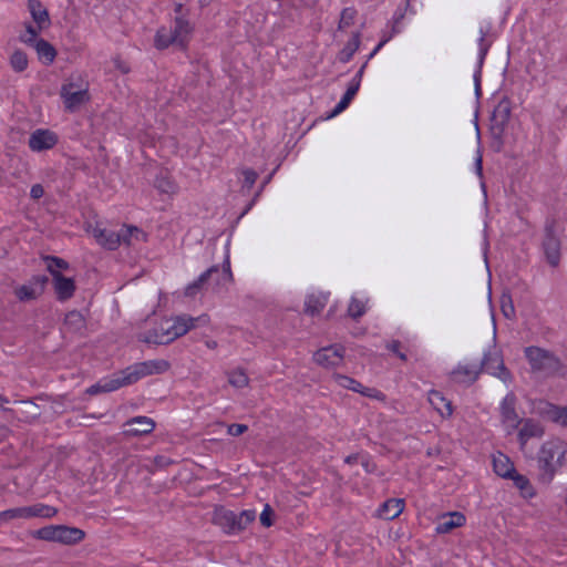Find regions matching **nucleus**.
<instances>
[{
	"label": "nucleus",
	"instance_id": "nucleus-17",
	"mask_svg": "<svg viewBox=\"0 0 567 567\" xmlns=\"http://www.w3.org/2000/svg\"><path fill=\"white\" fill-rule=\"evenodd\" d=\"M481 368L476 364H458L452 372L451 379L456 383L472 384L478 378Z\"/></svg>",
	"mask_w": 567,
	"mask_h": 567
},
{
	"label": "nucleus",
	"instance_id": "nucleus-16",
	"mask_svg": "<svg viewBox=\"0 0 567 567\" xmlns=\"http://www.w3.org/2000/svg\"><path fill=\"white\" fill-rule=\"evenodd\" d=\"M125 434L137 436L151 433L155 427V422L147 416H135L125 423Z\"/></svg>",
	"mask_w": 567,
	"mask_h": 567
},
{
	"label": "nucleus",
	"instance_id": "nucleus-62",
	"mask_svg": "<svg viewBox=\"0 0 567 567\" xmlns=\"http://www.w3.org/2000/svg\"><path fill=\"white\" fill-rule=\"evenodd\" d=\"M354 458H355L354 456H348V457L346 458V462H347V463H352V462L354 461Z\"/></svg>",
	"mask_w": 567,
	"mask_h": 567
},
{
	"label": "nucleus",
	"instance_id": "nucleus-18",
	"mask_svg": "<svg viewBox=\"0 0 567 567\" xmlns=\"http://www.w3.org/2000/svg\"><path fill=\"white\" fill-rule=\"evenodd\" d=\"M466 518L460 512H451L444 514L436 524L435 530L437 534H447L454 528L461 527L465 524Z\"/></svg>",
	"mask_w": 567,
	"mask_h": 567
},
{
	"label": "nucleus",
	"instance_id": "nucleus-57",
	"mask_svg": "<svg viewBox=\"0 0 567 567\" xmlns=\"http://www.w3.org/2000/svg\"><path fill=\"white\" fill-rule=\"evenodd\" d=\"M367 63H368V62H365V63L360 68V70L357 72V74L354 75V78H353L351 81H355V80H358V84L360 85V83H361V79H362V75H363V72H364V69H365V66H367Z\"/></svg>",
	"mask_w": 567,
	"mask_h": 567
},
{
	"label": "nucleus",
	"instance_id": "nucleus-61",
	"mask_svg": "<svg viewBox=\"0 0 567 567\" xmlns=\"http://www.w3.org/2000/svg\"><path fill=\"white\" fill-rule=\"evenodd\" d=\"M396 355H398L401 360H403V361H405V360H406V355H405L403 352H401V351H400V352H398V353H396Z\"/></svg>",
	"mask_w": 567,
	"mask_h": 567
},
{
	"label": "nucleus",
	"instance_id": "nucleus-52",
	"mask_svg": "<svg viewBox=\"0 0 567 567\" xmlns=\"http://www.w3.org/2000/svg\"><path fill=\"white\" fill-rule=\"evenodd\" d=\"M247 430H248L247 425L234 423L228 426L227 432L231 436H239V435L244 434Z\"/></svg>",
	"mask_w": 567,
	"mask_h": 567
},
{
	"label": "nucleus",
	"instance_id": "nucleus-1",
	"mask_svg": "<svg viewBox=\"0 0 567 567\" xmlns=\"http://www.w3.org/2000/svg\"><path fill=\"white\" fill-rule=\"evenodd\" d=\"M169 368V362L164 359L137 362L109 378L101 379L99 382L91 385L86 390V393L95 395L99 393L113 392L122 386L131 385L142 378L153 374H162L168 371Z\"/></svg>",
	"mask_w": 567,
	"mask_h": 567
},
{
	"label": "nucleus",
	"instance_id": "nucleus-4",
	"mask_svg": "<svg viewBox=\"0 0 567 567\" xmlns=\"http://www.w3.org/2000/svg\"><path fill=\"white\" fill-rule=\"evenodd\" d=\"M567 453V443L553 439L546 441L537 456L539 467V481L544 484H549L556 473L565 465Z\"/></svg>",
	"mask_w": 567,
	"mask_h": 567
},
{
	"label": "nucleus",
	"instance_id": "nucleus-64",
	"mask_svg": "<svg viewBox=\"0 0 567 567\" xmlns=\"http://www.w3.org/2000/svg\"><path fill=\"white\" fill-rule=\"evenodd\" d=\"M391 37H383L381 41H385V43L390 40Z\"/></svg>",
	"mask_w": 567,
	"mask_h": 567
},
{
	"label": "nucleus",
	"instance_id": "nucleus-22",
	"mask_svg": "<svg viewBox=\"0 0 567 567\" xmlns=\"http://www.w3.org/2000/svg\"><path fill=\"white\" fill-rule=\"evenodd\" d=\"M28 9L39 30L47 29L50 25L49 12L39 0H29Z\"/></svg>",
	"mask_w": 567,
	"mask_h": 567
},
{
	"label": "nucleus",
	"instance_id": "nucleus-38",
	"mask_svg": "<svg viewBox=\"0 0 567 567\" xmlns=\"http://www.w3.org/2000/svg\"><path fill=\"white\" fill-rule=\"evenodd\" d=\"M41 31L42 30H39L38 25L34 27L28 23L25 24L24 31L20 34L19 40L24 44L31 47L40 40L38 37Z\"/></svg>",
	"mask_w": 567,
	"mask_h": 567
},
{
	"label": "nucleus",
	"instance_id": "nucleus-2",
	"mask_svg": "<svg viewBox=\"0 0 567 567\" xmlns=\"http://www.w3.org/2000/svg\"><path fill=\"white\" fill-rule=\"evenodd\" d=\"M199 322L207 323L208 318L206 316L196 318L189 316H178L172 320H165L157 327L146 331L140 337V340L145 343L168 344L177 338L186 334Z\"/></svg>",
	"mask_w": 567,
	"mask_h": 567
},
{
	"label": "nucleus",
	"instance_id": "nucleus-28",
	"mask_svg": "<svg viewBox=\"0 0 567 567\" xmlns=\"http://www.w3.org/2000/svg\"><path fill=\"white\" fill-rule=\"evenodd\" d=\"M146 234L138 229L137 227L128 226L123 227L120 230V241L121 245L125 244L127 246L134 245L137 241H145Z\"/></svg>",
	"mask_w": 567,
	"mask_h": 567
},
{
	"label": "nucleus",
	"instance_id": "nucleus-9",
	"mask_svg": "<svg viewBox=\"0 0 567 567\" xmlns=\"http://www.w3.org/2000/svg\"><path fill=\"white\" fill-rule=\"evenodd\" d=\"M58 141V135L54 132L38 128L30 134L28 145L32 152L39 153L53 148Z\"/></svg>",
	"mask_w": 567,
	"mask_h": 567
},
{
	"label": "nucleus",
	"instance_id": "nucleus-47",
	"mask_svg": "<svg viewBox=\"0 0 567 567\" xmlns=\"http://www.w3.org/2000/svg\"><path fill=\"white\" fill-rule=\"evenodd\" d=\"M13 519H25L23 507H16L0 512V522L8 523Z\"/></svg>",
	"mask_w": 567,
	"mask_h": 567
},
{
	"label": "nucleus",
	"instance_id": "nucleus-23",
	"mask_svg": "<svg viewBox=\"0 0 567 567\" xmlns=\"http://www.w3.org/2000/svg\"><path fill=\"white\" fill-rule=\"evenodd\" d=\"M404 508V502L401 498H391L385 501L378 509V516L390 520L396 518Z\"/></svg>",
	"mask_w": 567,
	"mask_h": 567
},
{
	"label": "nucleus",
	"instance_id": "nucleus-58",
	"mask_svg": "<svg viewBox=\"0 0 567 567\" xmlns=\"http://www.w3.org/2000/svg\"><path fill=\"white\" fill-rule=\"evenodd\" d=\"M384 44H385V41H380L378 43V45L373 49V51L369 54L368 60L372 59Z\"/></svg>",
	"mask_w": 567,
	"mask_h": 567
},
{
	"label": "nucleus",
	"instance_id": "nucleus-45",
	"mask_svg": "<svg viewBox=\"0 0 567 567\" xmlns=\"http://www.w3.org/2000/svg\"><path fill=\"white\" fill-rule=\"evenodd\" d=\"M357 16V11L353 8H344L341 11L340 21H339V30H343L349 28L354 23V19Z\"/></svg>",
	"mask_w": 567,
	"mask_h": 567
},
{
	"label": "nucleus",
	"instance_id": "nucleus-15",
	"mask_svg": "<svg viewBox=\"0 0 567 567\" xmlns=\"http://www.w3.org/2000/svg\"><path fill=\"white\" fill-rule=\"evenodd\" d=\"M52 282L58 300L65 301L74 295L75 284L72 278L64 277L61 272H54Z\"/></svg>",
	"mask_w": 567,
	"mask_h": 567
},
{
	"label": "nucleus",
	"instance_id": "nucleus-49",
	"mask_svg": "<svg viewBox=\"0 0 567 567\" xmlns=\"http://www.w3.org/2000/svg\"><path fill=\"white\" fill-rule=\"evenodd\" d=\"M48 270L53 276L54 272H60L61 269H66L69 264L58 257H48Z\"/></svg>",
	"mask_w": 567,
	"mask_h": 567
},
{
	"label": "nucleus",
	"instance_id": "nucleus-5",
	"mask_svg": "<svg viewBox=\"0 0 567 567\" xmlns=\"http://www.w3.org/2000/svg\"><path fill=\"white\" fill-rule=\"evenodd\" d=\"M524 353L533 373L544 378L563 374L564 364L554 352L540 347L530 346L525 348Z\"/></svg>",
	"mask_w": 567,
	"mask_h": 567
},
{
	"label": "nucleus",
	"instance_id": "nucleus-7",
	"mask_svg": "<svg viewBox=\"0 0 567 567\" xmlns=\"http://www.w3.org/2000/svg\"><path fill=\"white\" fill-rule=\"evenodd\" d=\"M560 247L559 227L554 219L547 220L543 239V250L547 262L551 267H557L559 265Z\"/></svg>",
	"mask_w": 567,
	"mask_h": 567
},
{
	"label": "nucleus",
	"instance_id": "nucleus-50",
	"mask_svg": "<svg viewBox=\"0 0 567 567\" xmlns=\"http://www.w3.org/2000/svg\"><path fill=\"white\" fill-rule=\"evenodd\" d=\"M272 515L274 511L271 506L269 504H266L259 517L261 525L265 527H270L274 523Z\"/></svg>",
	"mask_w": 567,
	"mask_h": 567
},
{
	"label": "nucleus",
	"instance_id": "nucleus-44",
	"mask_svg": "<svg viewBox=\"0 0 567 567\" xmlns=\"http://www.w3.org/2000/svg\"><path fill=\"white\" fill-rule=\"evenodd\" d=\"M488 33V30H484L481 28L480 30V39H478V65L481 66L484 62V59L488 52V49L491 47V43L486 41V35Z\"/></svg>",
	"mask_w": 567,
	"mask_h": 567
},
{
	"label": "nucleus",
	"instance_id": "nucleus-29",
	"mask_svg": "<svg viewBox=\"0 0 567 567\" xmlns=\"http://www.w3.org/2000/svg\"><path fill=\"white\" fill-rule=\"evenodd\" d=\"M550 421L558 423L563 426H567V405L557 406L554 404L546 403L542 411Z\"/></svg>",
	"mask_w": 567,
	"mask_h": 567
},
{
	"label": "nucleus",
	"instance_id": "nucleus-32",
	"mask_svg": "<svg viewBox=\"0 0 567 567\" xmlns=\"http://www.w3.org/2000/svg\"><path fill=\"white\" fill-rule=\"evenodd\" d=\"M85 324L84 317L76 310L68 312L64 318V327L71 332H81Z\"/></svg>",
	"mask_w": 567,
	"mask_h": 567
},
{
	"label": "nucleus",
	"instance_id": "nucleus-6",
	"mask_svg": "<svg viewBox=\"0 0 567 567\" xmlns=\"http://www.w3.org/2000/svg\"><path fill=\"white\" fill-rule=\"evenodd\" d=\"M254 509H246L236 514L225 507H217L213 514V523L227 534L239 533L256 519Z\"/></svg>",
	"mask_w": 567,
	"mask_h": 567
},
{
	"label": "nucleus",
	"instance_id": "nucleus-39",
	"mask_svg": "<svg viewBox=\"0 0 567 567\" xmlns=\"http://www.w3.org/2000/svg\"><path fill=\"white\" fill-rule=\"evenodd\" d=\"M210 279H214L217 287H224L230 284L233 280V274L230 271L229 260H226L223 270L220 271L218 269V272H215Z\"/></svg>",
	"mask_w": 567,
	"mask_h": 567
},
{
	"label": "nucleus",
	"instance_id": "nucleus-27",
	"mask_svg": "<svg viewBox=\"0 0 567 567\" xmlns=\"http://www.w3.org/2000/svg\"><path fill=\"white\" fill-rule=\"evenodd\" d=\"M31 47L35 50L39 60L42 61L44 64H51L54 61L56 56V51L53 48V45L50 44L47 40L40 39L37 43H34Z\"/></svg>",
	"mask_w": 567,
	"mask_h": 567
},
{
	"label": "nucleus",
	"instance_id": "nucleus-40",
	"mask_svg": "<svg viewBox=\"0 0 567 567\" xmlns=\"http://www.w3.org/2000/svg\"><path fill=\"white\" fill-rule=\"evenodd\" d=\"M155 187L164 194H175L177 185L169 177L159 175L155 179Z\"/></svg>",
	"mask_w": 567,
	"mask_h": 567
},
{
	"label": "nucleus",
	"instance_id": "nucleus-30",
	"mask_svg": "<svg viewBox=\"0 0 567 567\" xmlns=\"http://www.w3.org/2000/svg\"><path fill=\"white\" fill-rule=\"evenodd\" d=\"M544 433L543 427L539 423L528 419L524 422L522 429L519 430L518 436L520 442L524 444L527 440L532 437H539Z\"/></svg>",
	"mask_w": 567,
	"mask_h": 567
},
{
	"label": "nucleus",
	"instance_id": "nucleus-42",
	"mask_svg": "<svg viewBox=\"0 0 567 567\" xmlns=\"http://www.w3.org/2000/svg\"><path fill=\"white\" fill-rule=\"evenodd\" d=\"M365 313V302L361 299L353 297L348 306V315L358 319Z\"/></svg>",
	"mask_w": 567,
	"mask_h": 567
},
{
	"label": "nucleus",
	"instance_id": "nucleus-10",
	"mask_svg": "<svg viewBox=\"0 0 567 567\" xmlns=\"http://www.w3.org/2000/svg\"><path fill=\"white\" fill-rule=\"evenodd\" d=\"M47 281V277H33L28 284L17 287L14 289V295L23 302L34 300L42 295Z\"/></svg>",
	"mask_w": 567,
	"mask_h": 567
},
{
	"label": "nucleus",
	"instance_id": "nucleus-37",
	"mask_svg": "<svg viewBox=\"0 0 567 567\" xmlns=\"http://www.w3.org/2000/svg\"><path fill=\"white\" fill-rule=\"evenodd\" d=\"M9 62L16 72H23L29 64L28 55L22 50H14L10 55Z\"/></svg>",
	"mask_w": 567,
	"mask_h": 567
},
{
	"label": "nucleus",
	"instance_id": "nucleus-41",
	"mask_svg": "<svg viewBox=\"0 0 567 567\" xmlns=\"http://www.w3.org/2000/svg\"><path fill=\"white\" fill-rule=\"evenodd\" d=\"M228 382L234 388L241 389L248 385L249 378L244 370L238 369L228 373Z\"/></svg>",
	"mask_w": 567,
	"mask_h": 567
},
{
	"label": "nucleus",
	"instance_id": "nucleus-59",
	"mask_svg": "<svg viewBox=\"0 0 567 567\" xmlns=\"http://www.w3.org/2000/svg\"><path fill=\"white\" fill-rule=\"evenodd\" d=\"M205 343H206V347L209 348V349H216L217 348V342L215 340H207Z\"/></svg>",
	"mask_w": 567,
	"mask_h": 567
},
{
	"label": "nucleus",
	"instance_id": "nucleus-34",
	"mask_svg": "<svg viewBox=\"0 0 567 567\" xmlns=\"http://www.w3.org/2000/svg\"><path fill=\"white\" fill-rule=\"evenodd\" d=\"M511 116L509 102L502 100L493 111V121L496 125L504 126Z\"/></svg>",
	"mask_w": 567,
	"mask_h": 567
},
{
	"label": "nucleus",
	"instance_id": "nucleus-51",
	"mask_svg": "<svg viewBox=\"0 0 567 567\" xmlns=\"http://www.w3.org/2000/svg\"><path fill=\"white\" fill-rule=\"evenodd\" d=\"M243 175H244V186L247 188H251L252 185L257 181L258 174L251 168H246L243 171Z\"/></svg>",
	"mask_w": 567,
	"mask_h": 567
},
{
	"label": "nucleus",
	"instance_id": "nucleus-54",
	"mask_svg": "<svg viewBox=\"0 0 567 567\" xmlns=\"http://www.w3.org/2000/svg\"><path fill=\"white\" fill-rule=\"evenodd\" d=\"M44 194V189H43V186L41 184H34L32 187H31V190H30V196L33 198V199H39L43 196Z\"/></svg>",
	"mask_w": 567,
	"mask_h": 567
},
{
	"label": "nucleus",
	"instance_id": "nucleus-3",
	"mask_svg": "<svg viewBox=\"0 0 567 567\" xmlns=\"http://www.w3.org/2000/svg\"><path fill=\"white\" fill-rule=\"evenodd\" d=\"M174 11V25L172 28L162 27L155 34L154 44L158 50H164L169 45L184 49L189 41L194 27L188 20L187 12L182 3H176Z\"/></svg>",
	"mask_w": 567,
	"mask_h": 567
},
{
	"label": "nucleus",
	"instance_id": "nucleus-24",
	"mask_svg": "<svg viewBox=\"0 0 567 567\" xmlns=\"http://www.w3.org/2000/svg\"><path fill=\"white\" fill-rule=\"evenodd\" d=\"M215 272H218L217 266H213L203 272L196 280L186 286L184 292L185 296L190 298L195 297L207 284V281L214 276Z\"/></svg>",
	"mask_w": 567,
	"mask_h": 567
},
{
	"label": "nucleus",
	"instance_id": "nucleus-53",
	"mask_svg": "<svg viewBox=\"0 0 567 567\" xmlns=\"http://www.w3.org/2000/svg\"><path fill=\"white\" fill-rule=\"evenodd\" d=\"M153 462L156 468H165L173 463L169 457L164 455L155 456Z\"/></svg>",
	"mask_w": 567,
	"mask_h": 567
},
{
	"label": "nucleus",
	"instance_id": "nucleus-31",
	"mask_svg": "<svg viewBox=\"0 0 567 567\" xmlns=\"http://www.w3.org/2000/svg\"><path fill=\"white\" fill-rule=\"evenodd\" d=\"M360 47V33L355 32L352 34L351 39L347 42L344 48L339 52L338 60L342 63L349 62L357 50Z\"/></svg>",
	"mask_w": 567,
	"mask_h": 567
},
{
	"label": "nucleus",
	"instance_id": "nucleus-13",
	"mask_svg": "<svg viewBox=\"0 0 567 567\" xmlns=\"http://www.w3.org/2000/svg\"><path fill=\"white\" fill-rule=\"evenodd\" d=\"M333 381L341 388L352 390L353 392H358L364 396L368 398H375V399H382L383 394L371 388L363 386L359 381L354 380L353 378H350L348 375H343L340 373H334L332 375Z\"/></svg>",
	"mask_w": 567,
	"mask_h": 567
},
{
	"label": "nucleus",
	"instance_id": "nucleus-11",
	"mask_svg": "<svg viewBox=\"0 0 567 567\" xmlns=\"http://www.w3.org/2000/svg\"><path fill=\"white\" fill-rule=\"evenodd\" d=\"M61 97L65 107L69 111H74L89 101V93L86 89H76L75 84L68 83L61 89Z\"/></svg>",
	"mask_w": 567,
	"mask_h": 567
},
{
	"label": "nucleus",
	"instance_id": "nucleus-35",
	"mask_svg": "<svg viewBox=\"0 0 567 567\" xmlns=\"http://www.w3.org/2000/svg\"><path fill=\"white\" fill-rule=\"evenodd\" d=\"M508 478L513 480L514 485L520 491L524 497L530 498L535 495V491L526 476L515 471Z\"/></svg>",
	"mask_w": 567,
	"mask_h": 567
},
{
	"label": "nucleus",
	"instance_id": "nucleus-43",
	"mask_svg": "<svg viewBox=\"0 0 567 567\" xmlns=\"http://www.w3.org/2000/svg\"><path fill=\"white\" fill-rule=\"evenodd\" d=\"M20 403L23 406L22 414L24 415L23 416L24 421H27V422L32 421L40 415L39 406L35 403H33L32 401L27 400V401H21Z\"/></svg>",
	"mask_w": 567,
	"mask_h": 567
},
{
	"label": "nucleus",
	"instance_id": "nucleus-56",
	"mask_svg": "<svg viewBox=\"0 0 567 567\" xmlns=\"http://www.w3.org/2000/svg\"><path fill=\"white\" fill-rule=\"evenodd\" d=\"M400 347H401V343H400V341H398V340H393V341H391V342H389V343L386 344V348H388L390 351H392L393 353H395V354H396L398 352H400Z\"/></svg>",
	"mask_w": 567,
	"mask_h": 567
},
{
	"label": "nucleus",
	"instance_id": "nucleus-48",
	"mask_svg": "<svg viewBox=\"0 0 567 567\" xmlns=\"http://www.w3.org/2000/svg\"><path fill=\"white\" fill-rule=\"evenodd\" d=\"M501 309L503 315L507 319H512L515 317V308L512 301V297L507 293H504L501 298Z\"/></svg>",
	"mask_w": 567,
	"mask_h": 567
},
{
	"label": "nucleus",
	"instance_id": "nucleus-14",
	"mask_svg": "<svg viewBox=\"0 0 567 567\" xmlns=\"http://www.w3.org/2000/svg\"><path fill=\"white\" fill-rule=\"evenodd\" d=\"M516 398L513 393H508L501 403V415L503 424L508 429V433L515 430L520 420L515 411Z\"/></svg>",
	"mask_w": 567,
	"mask_h": 567
},
{
	"label": "nucleus",
	"instance_id": "nucleus-63",
	"mask_svg": "<svg viewBox=\"0 0 567 567\" xmlns=\"http://www.w3.org/2000/svg\"><path fill=\"white\" fill-rule=\"evenodd\" d=\"M8 402H9V401H8V399H7V398H4V396H1V395H0V404H1V403H8Z\"/></svg>",
	"mask_w": 567,
	"mask_h": 567
},
{
	"label": "nucleus",
	"instance_id": "nucleus-55",
	"mask_svg": "<svg viewBox=\"0 0 567 567\" xmlns=\"http://www.w3.org/2000/svg\"><path fill=\"white\" fill-rule=\"evenodd\" d=\"M113 61L116 70H118L121 73L126 74L130 72V66L126 62L122 61L118 58H115Z\"/></svg>",
	"mask_w": 567,
	"mask_h": 567
},
{
	"label": "nucleus",
	"instance_id": "nucleus-19",
	"mask_svg": "<svg viewBox=\"0 0 567 567\" xmlns=\"http://www.w3.org/2000/svg\"><path fill=\"white\" fill-rule=\"evenodd\" d=\"M93 236L96 241L106 249H116L120 245V231L106 228H94Z\"/></svg>",
	"mask_w": 567,
	"mask_h": 567
},
{
	"label": "nucleus",
	"instance_id": "nucleus-20",
	"mask_svg": "<svg viewBox=\"0 0 567 567\" xmlns=\"http://www.w3.org/2000/svg\"><path fill=\"white\" fill-rule=\"evenodd\" d=\"M85 534L82 529L76 527H69L64 525H56V542L65 545L80 543Z\"/></svg>",
	"mask_w": 567,
	"mask_h": 567
},
{
	"label": "nucleus",
	"instance_id": "nucleus-25",
	"mask_svg": "<svg viewBox=\"0 0 567 567\" xmlns=\"http://www.w3.org/2000/svg\"><path fill=\"white\" fill-rule=\"evenodd\" d=\"M493 467L494 472L504 478H508L515 472L513 463L503 453H497L493 456Z\"/></svg>",
	"mask_w": 567,
	"mask_h": 567
},
{
	"label": "nucleus",
	"instance_id": "nucleus-36",
	"mask_svg": "<svg viewBox=\"0 0 567 567\" xmlns=\"http://www.w3.org/2000/svg\"><path fill=\"white\" fill-rule=\"evenodd\" d=\"M327 297L322 293L319 295H310L306 300V312L315 316L318 315L326 306Z\"/></svg>",
	"mask_w": 567,
	"mask_h": 567
},
{
	"label": "nucleus",
	"instance_id": "nucleus-21",
	"mask_svg": "<svg viewBox=\"0 0 567 567\" xmlns=\"http://www.w3.org/2000/svg\"><path fill=\"white\" fill-rule=\"evenodd\" d=\"M427 400L441 416L450 417L452 415V403L440 391L431 390L427 394Z\"/></svg>",
	"mask_w": 567,
	"mask_h": 567
},
{
	"label": "nucleus",
	"instance_id": "nucleus-26",
	"mask_svg": "<svg viewBox=\"0 0 567 567\" xmlns=\"http://www.w3.org/2000/svg\"><path fill=\"white\" fill-rule=\"evenodd\" d=\"M25 519L32 517L51 518L56 515L58 509L45 504H34L31 506H23Z\"/></svg>",
	"mask_w": 567,
	"mask_h": 567
},
{
	"label": "nucleus",
	"instance_id": "nucleus-8",
	"mask_svg": "<svg viewBox=\"0 0 567 567\" xmlns=\"http://www.w3.org/2000/svg\"><path fill=\"white\" fill-rule=\"evenodd\" d=\"M480 368L481 371L484 370L485 372L499 378L504 382L511 380V373L505 368L502 354L497 350L484 353Z\"/></svg>",
	"mask_w": 567,
	"mask_h": 567
},
{
	"label": "nucleus",
	"instance_id": "nucleus-33",
	"mask_svg": "<svg viewBox=\"0 0 567 567\" xmlns=\"http://www.w3.org/2000/svg\"><path fill=\"white\" fill-rule=\"evenodd\" d=\"M358 91H359L358 80L351 81L346 93L343 94V96L341 97L339 103L336 105V107L332 112V115H337V114L341 113L342 111H344L349 106L350 102L352 101V99L354 97V95L357 94Z\"/></svg>",
	"mask_w": 567,
	"mask_h": 567
},
{
	"label": "nucleus",
	"instance_id": "nucleus-60",
	"mask_svg": "<svg viewBox=\"0 0 567 567\" xmlns=\"http://www.w3.org/2000/svg\"><path fill=\"white\" fill-rule=\"evenodd\" d=\"M476 169H477L478 174H482V157L481 156L476 159Z\"/></svg>",
	"mask_w": 567,
	"mask_h": 567
},
{
	"label": "nucleus",
	"instance_id": "nucleus-46",
	"mask_svg": "<svg viewBox=\"0 0 567 567\" xmlns=\"http://www.w3.org/2000/svg\"><path fill=\"white\" fill-rule=\"evenodd\" d=\"M33 536L47 542H56V525L42 527L35 530Z\"/></svg>",
	"mask_w": 567,
	"mask_h": 567
},
{
	"label": "nucleus",
	"instance_id": "nucleus-12",
	"mask_svg": "<svg viewBox=\"0 0 567 567\" xmlns=\"http://www.w3.org/2000/svg\"><path fill=\"white\" fill-rule=\"evenodd\" d=\"M316 363L323 368H334L343 361V349L338 346L324 347L313 354Z\"/></svg>",
	"mask_w": 567,
	"mask_h": 567
}]
</instances>
